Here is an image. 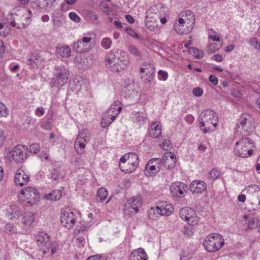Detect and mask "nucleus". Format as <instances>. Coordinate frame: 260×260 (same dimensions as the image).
<instances>
[{
	"label": "nucleus",
	"mask_w": 260,
	"mask_h": 260,
	"mask_svg": "<svg viewBox=\"0 0 260 260\" xmlns=\"http://www.w3.org/2000/svg\"><path fill=\"white\" fill-rule=\"evenodd\" d=\"M181 17L174 25V29L179 34H187L191 32L194 27L195 17L190 10L182 12Z\"/></svg>",
	"instance_id": "obj_1"
},
{
	"label": "nucleus",
	"mask_w": 260,
	"mask_h": 260,
	"mask_svg": "<svg viewBox=\"0 0 260 260\" xmlns=\"http://www.w3.org/2000/svg\"><path fill=\"white\" fill-rule=\"evenodd\" d=\"M36 241L40 250L44 254L49 253L50 250L51 254L53 255L58 249V243L56 242L51 243L50 237L43 232L36 236Z\"/></svg>",
	"instance_id": "obj_2"
},
{
	"label": "nucleus",
	"mask_w": 260,
	"mask_h": 260,
	"mask_svg": "<svg viewBox=\"0 0 260 260\" xmlns=\"http://www.w3.org/2000/svg\"><path fill=\"white\" fill-rule=\"evenodd\" d=\"M139 165L138 155L135 152H129L123 155L120 159L119 167L121 171L125 173H131Z\"/></svg>",
	"instance_id": "obj_3"
},
{
	"label": "nucleus",
	"mask_w": 260,
	"mask_h": 260,
	"mask_svg": "<svg viewBox=\"0 0 260 260\" xmlns=\"http://www.w3.org/2000/svg\"><path fill=\"white\" fill-rule=\"evenodd\" d=\"M253 147V142L249 138H243L236 142L234 152L238 157H247L252 155Z\"/></svg>",
	"instance_id": "obj_4"
},
{
	"label": "nucleus",
	"mask_w": 260,
	"mask_h": 260,
	"mask_svg": "<svg viewBox=\"0 0 260 260\" xmlns=\"http://www.w3.org/2000/svg\"><path fill=\"white\" fill-rule=\"evenodd\" d=\"M200 117L201 126L202 127H205L203 129V132L204 133L209 132L212 127L216 126L218 116L213 111L206 109L201 112Z\"/></svg>",
	"instance_id": "obj_5"
},
{
	"label": "nucleus",
	"mask_w": 260,
	"mask_h": 260,
	"mask_svg": "<svg viewBox=\"0 0 260 260\" xmlns=\"http://www.w3.org/2000/svg\"><path fill=\"white\" fill-rule=\"evenodd\" d=\"M224 244V239L219 234L212 233L205 239L203 245L208 252H214L220 249Z\"/></svg>",
	"instance_id": "obj_6"
},
{
	"label": "nucleus",
	"mask_w": 260,
	"mask_h": 260,
	"mask_svg": "<svg viewBox=\"0 0 260 260\" xmlns=\"http://www.w3.org/2000/svg\"><path fill=\"white\" fill-rule=\"evenodd\" d=\"M54 77L51 80L52 86L55 87L62 86L67 83L69 79L68 70L62 65L55 67Z\"/></svg>",
	"instance_id": "obj_7"
},
{
	"label": "nucleus",
	"mask_w": 260,
	"mask_h": 260,
	"mask_svg": "<svg viewBox=\"0 0 260 260\" xmlns=\"http://www.w3.org/2000/svg\"><path fill=\"white\" fill-rule=\"evenodd\" d=\"M244 191L250 198V204L252 206L251 209L255 210L260 208V187L256 184L250 185Z\"/></svg>",
	"instance_id": "obj_8"
},
{
	"label": "nucleus",
	"mask_w": 260,
	"mask_h": 260,
	"mask_svg": "<svg viewBox=\"0 0 260 260\" xmlns=\"http://www.w3.org/2000/svg\"><path fill=\"white\" fill-rule=\"evenodd\" d=\"M77 218V213L74 212L69 207L63 209L60 214V220L62 224L68 229H71L75 224Z\"/></svg>",
	"instance_id": "obj_9"
},
{
	"label": "nucleus",
	"mask_w": 260,
	"mask_h": 260,
	"mask_svg": "<svg viewBox=\"0 0 260 260\" xmlns=\"http://www.w3.org/2000/svg\"><path fill=\"white\" fill-rule=\"evenodd\" d=\"M179 214L183 220L190 225H196L199 222V218L196 211L188 207L182 208L179 211Z\"/></svg>",
	"instance_id": "obj_10"
},
{
	"label": "nucleus",
	"mask_w": 260,
	"mask_h": 260,
	"mask_svg": "<svg viewBox=\"0 0 260 260\" xmlns=\"http://www.w3.org/2000/svg\"><path fill=\"white\" fill-rule=\"evenodd\" d=\"M21 194L27 200L26 204L30 206L36 204L40 199L39 191L34 187H27L22 189Z\"/></svg>",
	"instance_id": "obj_11"
},
{
	"label": "nucleus",
	"mask_w": 260,
	"mask_h": 260,
	"mask_svg": "<svg viewBox=\"0 0 260 260\" xmlns=\"http://www.w3.org/2000/svg\"><path fill=\"white\" fill-rule=\"evenodd\" d=\"M166 8L161 6H151L146 12L145 20H149L158 22V20L166 15Z\"/></svg>",
	"instance_id": "obj_12"
},
{
	"label": "nucleus",
	"mask_w": 260,
	"mask_h": 260,
	"mask_svg": "<svg viewBox=\"0 0 260 260\" xmlns=\"http://www.w3.org/2000/svg\"><path fill=\"white\" fill-rule=\"evenodd\" d=\"M142 200L139 197L130 198L125 204L124 213L125 214H135L138 212L139 209L142 205Z\"/></svg>",
	"instance_id": "obj_13"
},
{
	"label": "nucleus",
	"mask_w": 260,
	"mask_h": 260,
	"mask_svg": "<svg viewBox=\"0 0 260 260\" xmlns=\"http://www.w3.org/2000/svg\"><path fill=\"white\" fill-rule=\"evenodd\" d=\"M91 40L92 38L88 37H85L82 39L78 40L77 42L73 44V50L78 53L88 51L92 47Z\"/></svg>",
	"instance_id": "obj_14"
},
{
	"label": "nucleus",
	"mask_w": 260,
	"mask_h": 260,
	"mask_svg": "<svg viewBox=\"0 0 260 260\" xmlns=\"http://www.w3.org/2000/svg\"><path fill=\"white\" fill-rule=\"evenodd\" d=\"M12 156L16 162H22L24 161L28 156L27 147L24 145H17L12 151Z\"/></svg>",
	"instance_id": "obj_15"
},
{
	"label": "nucleus",
	"mask_w": 260,
	"mask_h": 260,
	"mask_svg": "<svg viewBox=\"0 0 260 260\" xmlns=\"http://www.w3.org/2000/svg\"><path fill=\"white\" fill-rule=\"evenodd\" d=\"M238 128L241 129L247 135L252 133L254 129V123L253 120L250 116L247 117L242 116L239 119V123L237 125Z\"/></svg>",
	"instance_id": "obj_16"
},
{
	"label": "nucleus",
	"mask_w": 260,
	"mask_h": 260,
	"mask_svg": "<svg viewBox=\"0 0 260 260\" xmlns=\"http://www.w3.org/2000/svg\"><path fill=\"white\" fill-rule=\"evenodd\" d=\"M142 66L143 67L140 68L141 78L145 83H149L154 77V68L149 63L144 62Z\"/></svg>",
	"instance_id": "obj_17"
},
{
	"label": "nucleus",
	"mask_w": 260,
	"mask_h": 260,
	"mask_svg": "<svg viewBox=\"0 0 260 260\" xmlns=\"http://www.w3.org/2000/svg\"><path fill=\"white\" fill-rule=\"evenodd\" d=\"M116 65L118 68V72L124 69L129 62V59L127 53L124 51L117 49Z\"/></svg>",
	"instance_id": "obj_18"
},
{
	"label": "nucleus",
	"mask_w": 260,
	"mask_h": 260,
	"mask_svg": "<svg viewBox=\"0 0 260 260\" xmlns=\"http://www.w3.org/2000/svg\"><path fill=\"white\" fill-rule=\"evenodd\" d=\"M114 105H111L107 111L103 115L101 121V125L103 127H106L111 124L118 115V112H116L114 115L111 114V110L114 109Z\"/></svg>",
	"instance_id": "obj_19"
},
{
	"label": "nucleus",
	"mask_w": 260,
	"mask_h": 260,
	"mask_svg": "<svg viewBox=\"0 0 260 260\" xmlns=\"http://www.w3.org/2000/svg\"><path fill=\"white\" fill-rule=\"evenodd\" d=\"M163 166L168 169L173 168L176 162V157L172 152H167L162 156Z\"/></svg>",
	"instance_id": "obj_20"
},
{
	"label": "nucleus",
	"mask_w": 260,
	"mask_h": 260,
	"mask_svg": "<svg viewBox=\"0 0 260 260\" xmlns=\"http://www.w3.org/2000/svg\"><path fill=\"white\" fill-rule=\"evenodd\" d=\"M186 185L181 182H173L171 184L170 189L171 193L175 197H180L183 195Z\"/></svg>",
	"instance_id": "obj_21"
},
{
	"label": "nucleus",
	"mask_w": 260,
	"mask_h": 260,
	"mask_svg": "<svg viewBox=\"0 0 260 260\" xmlns=\"http://www.w3.org/2000/svg\"><path fill=\"white\" fill-rule=\"evenodd\" d=\"M117 49L111 50L106 56L105 60L106 64L109 65L111 71L118 72V68L117 67L116 60L117 58Z\"/></svg>",
	"instance_id": "obj_22"
},
{
	"label": "nucleus",
	"mask_w": 260,
	"mask_h": 260,
	"mask_svg": "<svg viewBox=\"0 0 260 260\" xmlns=\"http://www.w3.org/2000/svg\"><path fill=\"white\" fill-rule=\"evenodd\" d=\"M207 188L206 184L203 181H194L189 186L190 191L193 193H201Z\"/></svg>",
	"instance_id": "obj_23"
},
{
	"label": "nucleus",
	"mask_w": 260,
	"mask_h": 260,
	"mask_svg": "<svg viewBox=\"0 0 260 260\" xmlns=\"http://www.w3.org/2000/svg\"><path fill=\"white\" fill-rule=\"evenodd\" d=\"M29 177L23 170H18L15 176V182L19 186L25 185L29 181Z\"/></svg>",
	"instance_id": "obj_24"
},
{
	"label": "nucleus",
	"mask_w": 260,
	"mask_h": 260,
	"mask_svg": "<svg viewBox=\"0 0 260 260\" xmlns=\"http://www.w3.org/2000/svg\"><path fill=\"white\" fill-rule=\"evenodd\" d=\"M157 206L159 209L160 216H169L174 211V207L172 205L166 202H161Z\"/></svg>",
	"instance_id": "obj_25"
},
{
	"label": "nucleus",
	"mask_w": 260,
	"mask_h": 260,
	"mask_svg": "<svg viewBox=\"0 0 260 260\" xmlns=\"http://www.w3.org/2000/svg\"><path fill=\"white\" fill-rule=\"evenodd\" d=\"M161 123L158 121L154 122L150 125L149 135L152 138H157L161 134Z\"/></svg>",
	"instance_id": "obj_26"
},
{
	"label": "nucleus",
	"mask_w": 260,
	"mask_h": 260,
	"mask_svg": "<svg viewBox=\"0 0 260 260\" xmlns=\"http://www.w3.org/2000/svg\"><path fill=\"white\" fill-rule=\"evenodd\" d=\"M130 260H147V255L143 248H139L132 251Z\"/></svg>",
	"instance_id": "obj_27"
},
{
	"label": "nucleus",
	"mask_w": 260,
	"mask_h": 260,
	"mask_svg": "<svg viewBox=\"0 0 260 260\" xmlns=\"http://www.w3.org/2000/svg\"><path fill=\"white\" fill-rule=\"evenodd\" d=\"M133 115V118L134 122L138 124L139 125H143L146 123V114L143 112H135L132 113Z\"/></svg>",
	"instance_id": "obj_28"
},
{
	"label": "nucleus",
	"mask_w": 260,
	"mask_h": 260,
	"mask_svg": "<svg viewBox=\"0 0 260 260\" xmlns=\"http://www.w3.org/2000/svg\"><path fill=\"white\" fill-rule=\"evenodd\" d=\"M20 210L19 208L16 205H12L8 209L7 214L11 220H16L18 219L20 215Z\"/></svg>",
	"instance_id": "obj_29"
},
{
	"label": "nucleus",
	"mask_w": 260,
	"mask_h": 260,
	"mask_svg": "<svg viewBox=\"0 0 260 260\" xmlns=\"http://www.w3.org/2000/svg\"><path fill=\"white\" fill-rule=\"evenodd\" d=\"M56 52L62 57H69L70 56L71 49L68 46L62 45L57 47Z\"/></svg>",
	"instance_id": "obj_30"
},
{
	"label": "nucleus",
	"mask_w": 260,
	"mask_h": 260,
	"mask_svg": "<svg viewBox=\"0 0 260 260\" xmlns=\"http://www.w3.org/2000/svg\"><path fill=\"white\" fill-rule=\"evenodd\" d=\"M147 215L150 219L156 220L160 215L159 213V209L158 206L153 207L149 209L147 211Z\"/></svg>",
	"instance_id": "obj_31"
},
{
	"label": "nucleus",
	"mask_w": 260,
	"mask_h": 260,
	"mask_svg": "<svg viewBox=\"0 0 260 260\" xmlns=\"http://www.w3.org/2000/svg\"><path fill=\"white\" fill-rule=\"evenodd\" d=\"M31 22V18L29 16L26 17L25 19V22L22 23H17L14 20L10 22L12 26L18 29H23L26 28Z\"/></svg>",
	"instance_id": "obj_32"
},
{
	"label": "nucleus",
	"mask_w": 260,
	"mask_h": 260,
	"mask_svg": "<svg viewBox=\"0 0 260 260\" xmlns=\"http://www.w3.org/2000/svg\"><path fill=\"white\" fill-rule=\"evenodd\" d=\"M74 148L78 154L83 153L85 148L84 141L77 138L74 143Z\"/></svg>",
	"instance_id": "obj_33"
},
{
	"label": "nucleus",
	"mask_w": 260,
	"mask_h": 260,
	"mask_svg": "<svg viewBox=\"0 0 260 260\" xmlns=\"http://www.w3.org/2000/svg\"><path fill=\"white\" fill-rule=\"evenodd\" d=\"M90 134L89 132L86 129H84L79 132L77 138L83 141L84 142H88L90 140Z\"/></svg>",
	"instance_id": "obj_34"
},
{
	"label": "nucleus",
	"mask_w": 260,
	"mask_h": 260,
	"mask_svg": "<svg viewBox=\"0 0 260 260\" xmlns=\"http://www.w3.org/2000/svg\"><path fill=\"white\" fill-rule=\"evenodd\" d=\"M35 220L34 214L31 212H26L23 215V223L27 226L30 225Z\"/></svg>",
	"instance_id": "obj_35"
},
{
	"label": "nucleus",
	"mask_w": 260,
	"mask_h": 260,
	"mask_svg": "<svg viewBox=\"0 0 260 260\" xmlns=\"http://www.w3.org/2000/svg\"><path fill=\"white\" fill-rule=\"evenodd\" d=\"M62 196V192L60 190H54L51 193L46 196L48 200L51 201H57L60 199Z\"/></svg>",
	"instance_id": "obj_36"
},
{
	"label": "nucleus",
	"mask_w": 260,
	"mask_h": 260,
	"mask_svg": "<svg viewBox=\"0 0 260 260\" xmlns=\"http://www.w3.org/2000/svg\"><path fill=\"white\" fill-rule=\"evenodd\" d=\"M108 196L107 190L104 187H101L97 192L96 200H100V202H103Z\"/></svg>",
	"instance_id": "obj_37"
},
{
	"label": "nucleus",
	"mask_w": 260,
	"mask_h": 260,
	"mask_svg": "<svg viewBox=\"0 0 260 260\" xmlns=\"http://www.w3.org/2000/svg\"><path fill=\"white\" fill-rule=\"evenodd\" d=\"M146 27L150 31H155L158 28V22L149 20H145Z\"/></svg>",
	"instance_id": "obj_38"
},
{
	"label": "nucleus",
	"mask_w": 260,
	"mask_h": 260,
	"mask_svg": "<svg viewBox=\"0 0 260 260\" xmlns=\"http://www.w3.org/2000/svg\"><path fill=\"white\" fill-rule=\"evenodd\" d=\"M221 173L216 168H213L209 172L208 178L210 180H215L218 178Z\"/></svg>",
	"instance_id": "obj_39"
},
{
	"label": "nucleus",
	"mask_w": 260,
	"mask_h": 260,
	"mask_svg": "<svg viewBox=\"0 0 260 260\" xmlns=\"http://www.w3.org/2000/svg\"><path fill=\"white\" fill-rule=\"evenodd\" d=\"M128 51L130 53L136 57H140L141 56V52L134 45H131L128 47Z\"/></svg>",
	"instance_id": "obj_40"
},
{
	"label": "nucleus",
	"mask_w": 260,
	"mask_h": 260,
	"mask_svg": "<svg viewBox=\"0 0 260 260\" xmlns=\"http://www.w3.org/2000/svg\"><path fill=\"white\" fill-rule=\"evenodd\" d=\"M190 52L196 58L198 59H201L204 56L203 51L196 48H190Z\"/></svg>",
	"instance_id": "obj_41"
},
{
	"label": "nucleus",
	"mask_w": 260,
	"mask_h": 260,
	"mask_svg": "<svg viewBox=\"0 0 260 260\" xmlns=\"http://www.w3.org/2000/svg\"><path fill=\"white\" fill-rule=\"evenodd\" d=\"M209 38L214 41L219 42L220 41L219 34L217 33L212 29H211L209 31Z\"/></svg>",
	"instance_id": "obj_42"
},
{
	"label": "nucleus",
	"mask_w": 260,
	"mask_h": 260,
	"mask_svg": "<svg viewBox=\"0 0 260 260\" xmlns=\"http://www.w3.org/2000/svg\"><path fill=\"white\" fill-rule=\"evenodd\" d=\"M111 105H114V109H111V114L114 115L116 112H118V114L120 112L122 109L121 103L119 101H115L113 104Z\"/></svg>",
	"instance_id": "obj_43"
},
{
	"label": "nucleus",
	"mask_w": 260,
	"mask_h": 260,
	"mask_svg": "<svg viewBox=\"0 0 260 260\" xmlns=\"http://www.w3.org/2000/svg\"><path fill=\"white\" fill-rule=\"evenodd\" d=\"M111 44L112 40L109 38H105L101 42V46L106 49H109Z\"/></svg>",
	"instance_id": "obj_44"
},
{
	"label": "nucleus",
	"mask_w": 260,
	"mask_h": 260,
	"mask_svg": "<svg viewBox=\"0 0 260 260\" xmlns=\"http://www.w3.org/2000/svg\"><path fill=\"white\" fill-rule=\"evenodd\" d=\"M9 114V111L7 110L5 105L0 102V117H6Z\"/></svg>",
	"instance_id": "obj_45"
},
{
	"label": "nucleus",
	"mask_w": 260,
	"mask_h": 260,
	"mask_svg": "<svg viewBox=\"0 0 260 260\" xmlns=\"http://www.w3.org/2000/svg\"><path fill=\"white\" fill-rule=\"evenodd\" d=\"M160 146L161 148L167 150L170 149L171 148L170 141L168 139H164Z\"/></svg>",
	"instance_id": "obj_46"
},
{
	"label": "nucleus",
	"mask_w": 260,
	"mask_h": 260,
	"mask_svg": "<svg viewBox=\"0 0 260 260\" xmlns=\"http://www.w3.org/2000/svg\"><path fill=\"white\" fill-rule=\"evenodd\" d=\"M151 164H156L158 165L157 168L158 170L160 169V167L159 166V164H162V159L159 158H153L149 160L148 162V166H149Z\"/></svg>",
	"instance_id": "obj_47"
},
{
	"label": "nucleus",
	"mask_w": 260,
	"mask_h": 260,
	"mask_svg": "<svg viewBox=\"0 0 260 260\" xmlns=\"http://www.w3.org/2000/svg\"><path fill=\"white\" fill-rule=\"evenodd\" d=\"M29 150L30 152L36 154L40 150V145L38 143L32 144L30 146Z\"/></svg>",
	"instance_id": "obj_48"
},
{
	"label": "nucleus",
	"mask_w": 260,
	"mask_h": 260,
	"mask_svg": "<svg viewBox=\"0 0 260 260\" xmlns=\"http://www.w3.org/2000/svg\"><path fill=\"white\" fill-rule=\"evenodd\" d=\"M77 236V242L79 244V246H84L85 244L86 243V238L85 236H81V235H76Z\"/></svg>",
	"instance_id": "obj_49"
},
{
	"label": "nucleus",
	"mask_w": 260,
	"mask_h": 260,
	"mask_svg": "<svg viewBox=\"0 0 260 260\" xmlns=\"http://www.w3.org/2000/svg\"><path fill=\"white\" fill-rule=\"evenodd\" d=\"M88 229V228L84 225L77 227L75 231V234L76 235H81L83 234L84 232L87 231Z\"/></svg>",
	"instance_id": "obj_50"
},
{
	"label": "nucleus",
	"mask_w": 260,
	"mask_h": 260,
	"mask_svg": "<svg viewBox=\"0 0 260 260\" xmlns=\"http://www.w3.org/2000/svg\"><path fill=\"white\" fill-rule=\"evenodd\" d=\"M249 44L251 46L256 49H260V43L255 38H252L249 40Z\"/></svg>",
	"instance_id": "obj_51"
},
{
	"label": "nucleus",
	"mask_w": 260,
	"mask_h": 260,
	"mask_svg": "<svg viewBox=\"0 0 260 260\" xmlns=\"http://www.w3.org/2000/svg\"><path fill=\"white\" fill-rule=\"evenodd\" d=\"M257 226L255 220L253 218H249L247 222V227L250 229H253Z\"/></svg>",
	"instance_id": "obj_52"
},
{
	"label": "nucleus",
	"mask_w": 260,
	"mask_h": 260,
	"mask_svg": "<svg viewBox=\"0 0 260 260\" xmlns=\"http://www.w3.org/2000/svg\"><path fill=\"white\" fill-rule=\"evenodd\" d=\"M125 31L129 35H131V36L137 39H140V38L139 37V36H138V35L136 33V32L132 28H129V27H126L124 28Z\"/></svg>",
	"instance_id": "obj_53"
},
{
	"label": "nucleus",
	"mask_w": 260,
	"mask_h": 260,
	"mask_svg": "<svg viewBox=\"0 0 260 260\" xmlns=\"http://www.w3.org/2000/svg\"><path fill=\"white\" fill-rule=\"evenodd\" d=\"M5 231L14 233L16 232V228L11 223H7L4 227Z\"/></svg>",
	"instance_id": "obj_54"
},
{
	"label": "nucleus",
	"mask_w": 260,
	"mask_h": 260,
	"mask_svg": "<svg viewBox=\"0 0 260 260\" xmlns=\"http://www.w3.org/2000/svg\"><path fill=\"white\" fill-rule=\"evenodd\" d=\"M70 18L75 22H79L80 21V17L75 12H71L69 14Z\"/></svg>",
	"instance_id": "obj_55"
},
{
	"label": "nucleus",
	"mask_w": 260,
	"mask_h": 260,
	"mask_svg": "<svg viewBox=\"0 0 260 260\" xmlns=\"http://www.w3.org/2000/svg\"><path fill=\"white\" fill-rule=\"evenodd\" d=\"M193 94L196 96H201L203 93V90L200 87H196L192 90Z\"/></svg>",
	"instance_id": "obj_56"
},
{
	"label": "nucleus",
	"mask_w": 260,
	"mask_h": 260,
	"mask_svg": "<svg viewBox=\"0 0 260 260\" xmlns=\"http://www.w3.org/2000/svg\"><path fill=\"white\" fill-rule=\"evenodd\" d=\"M87 260H106V258L101 255H94L89 256Z\"/></svg>",
	"instance_id": "obj_57"
},
{
	"label": "nucleus",
	"mask_w": 260,
	"mask_h": 260,
	"mask_svg": "<svg viewBox=\"0 0 260 260\" xmlns=\"http://www.w3.org/2000/svg\"><path fill=\"white\" fill-rule=\"evenodd\" d=\"M59 176V173L56 169H53L51 172V178L56 180Z\"/></svg>",
	"instance_id": "obj_58"
},
{
	"label": "nucleus",
	"mask_w": 260,
	"mask_h": 260,
	"mask_svg": "<svg viewBox=\"0 0 260 260\" xmlns=\"http://www.w3.org/2000/svg\"><path fill=\"white\" fill-rule=\"evenodd\" d=\"M158 75L159 77L164 81L166 80L168 78V73L166 71L159 70L158 72Z\"/></svg>",
	"instance_id": "obj_59"
},
{
	"label": "nucleus",
	"mask_w": 260,
	"mask_h": 260,
	"mask_svg": "<svg viewBox=\"0 0 260 260\" xmlns=\"http://www.w3.org/2000/svg\"><path fill=\"white\" fill-rule=\"evenodd\" d=\"M39 55L38 54H36L34 58H30L28 60L29 61V64L32 67H35V64L37 65V63H36V60H38V58L39 57Z\"/></svg>",
	"instance_id": "obj_60"
},
{
	"label": "nucleus",
	"mask_w": 260,
	"mask_h": 260,
	"mask_svg": "<svg viewBox=\"0 0 260 260\" xmlns=\"http://www.w3.org/2000/svg\"><path fill=\"white\" fill-rule=\"evenodd\" d=\"M217 50H218V49L214 45L210 44L207 47V51L209 54L213 53Z\"/></svg>",
	"instance_id": "obj_61"
},
{
	"label": "nucleus",
	"mask_w": 260,
	"mask_h": 260,
	"mask_svg": "<svg viewBox=\"0 0 260 260\" xmlns=\"http://www.w3.org/2000/svg\"><path fill=\"white\" fill-rule=\"evenodd\" d=\"M45 114V111L43 107H38L35 111V114L38 116H42Z\"/></svg>",
	"instance_id": "obj_62"
},
{
	"label": "nucleus",
	"mask_w": 260,
	"mask_h": 260,
	"mask_svg": "<svg viewBox=\"0 0 260 260\" xmlns=\"http://www.w3.org/2000/svg\"><path fill=\"white\" fill-rule=\"evenodd\" d=\"M185 120L188 123L192 124L194 120V118L192 115L188 114L185 116Z\"/></svg>",
	"instance_id": "obj_63"
},
{
	"label": "nucleus",
	"mask_w": 260,
	"mask_h": 260,
	"mask_svg": "<svg viewBox=\"0 0 260 260\" xmlns=\"http://www.w3.org/2000/svg\"><path fill=\"white\" fill-rule=\"evenodd\" d=\"M101 8L102 11L107 15H110L111 13V11L110 10L109 7L105 5H102L101 6Z\"/></svg>",
	"instance_id": "obj_64"
}]
</instances>
